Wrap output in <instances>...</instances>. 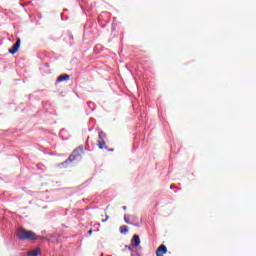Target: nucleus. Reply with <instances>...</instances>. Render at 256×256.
<instances>
[{
    "label": "nucleus",
    "instance_id": "nucleus-9",
    "mask_svg": "<svg viewBox=\"0 0 256 256\" xmlns=\"http://www.w3.org/2000/svg\"><path fill=\"white\" fill-rule=\"evenodd\" d=\"M129 231V227L123 225L120 227V233H127Z\"/></svg>",
    "mask_w": 256,
    "mask_h": 256
},
{
    "label": "nucleus",
    "instance_id": "nucleus-6",
    "mask_svg": "<svg viewBox=\"0 0 256 256\" xmlns=\"http://www.w3.org/2000/svg\"><path fill=\"white\" fill-rule=\"evenodd\" d=\"M99 140H98V147L99 149H107V144L105 143V140L101 137V134H99Z\"/></svg>",
    "mask_w": 256,
    "mask_h": 256
},
{
    "label": "nucleus",
    "instance_id": "nucleus-12",
    "mask_svg": "<svg viewBox=\"0 0 256 256\" xmlns=\"http://www.w3.org/2000/svg\"><path fill=\"white\" fill-rule=\"evenodd\" d=\"M88 233H89V235H91V233H93V230H89V232H88Z\"/></svg>",
    "mask_w": 256,
    "mask_h": 256
},
{
    "label": "nucleus",
    "instance_id": "nucleus-1",
    "mask_svg": "<svg viewBox=\"0 0 256 256\" xmlns=\"http://www.w3.org/2000/svg\"><path fill=\"white\" fill-rule=\"evenodd\" d=\"M16 235L20 241H37V234L31 230H26L23 227L17 229Z\"/></svg>",
    "mask_w": 256,
    "mask_h": 256
},
{
    "label": "nucleus",
    "instance_id": "nucleus-2",
    "mask_svg": "<svg viewBox=\"0 0 256 256\" xmlns=\"http://www.w3.org/2000/svg\"><path fill=\"white\" fill-rule=\"evenodd\" d=\"M81 155H83V146H79L78 148H76L73 152L72 155H70L68 157V159H66L62 165H67V163H72V161H75L78 157H81Z\"/></svg>",
    "mask_w": 256,
    "mask_h": 256
},
{
    "label": "nucleus",
    "instance_id": "nucleus-8",
    "mask_svg": "<svg viewBox=\"0 0 256 256\" xmlns=\"http://www.w3.org/2000/svg\"><path fill=\"white\" fill-rule=\"evenodd\" d=\"M39 251H40V249H39V248H36V249H34V250L28 252V255H29V256H38V255H39Z\"/></svg>",
    "mask_w": 256,
    "mask_h": 256
},
{
    "label": "nucleus",
    "instance_id": "nucleus-13",
    "mask_svg": "<svg viewBox=\"0 0 256 256\" xmlns=\"http://www.w3.org/2000/svg\"><path fill=\"white\" fill-rule=\"evenodd\" d=\"M123 209H127V207L124 206Z\"/></svg>",
    "mask_w": 256,
    "mask_h": 256
},
{
    "label": "nucleus",
    "instance_id": "nucleus-5",
    "mask_svg": "<svg viewBox=\"0 0 256 256\" xmlns=\"http://www.w3.org/2000/svg\"><path fill=\"white\" fill-rule=\"evenodd\" d=\"M132 247H139L141 245V239L139 238V235H134L131 243Z\"/></svg>",
    "mask_w": 256,
    "mask_h": 256
},
{
    "label": "nucleus",
    "instance_id": "nucleus-7",
    "mask_svg": "<svg viewBox=\"0 0 256 256\" xmlns=\"http://www.w3.org/2000/svg\"><path fill=\"white\" fill-rule=\"evenodd\" d=\"M70 78H71V76H69L68 74H62V75L58 76L56 82L61 83L63 81H69Z\"/></svg>",
    "mask_w": 256,
    "mask_h": 256
},
{
    "label": "nucleus",
    "instance_id": "nucleus-4",
    "mask_svg": "<svg viewBox=\"0 0 256 256\" xmlns=\"http://www.w3.org/2000/svg\"><path fill=\"white\" fill-rule=\"evenodd\" d=\"M167 255V246L165 245H160L157 250H156V256H163Z\"/></svg>",
    "mask_w": 256,
    "mask_h": 256
},
{
    "label": "nucleus",
    "instance_id": "nucleus-10",
    "mask_svg": "<svg viewBox=\"0 0 256 256\" xmlns=\"http://www.w3.org/2000/svg\"><path fill=\"white\" fill-rule=\"evenodd\" d=\"M124 221L125 223H127L128 225H131V222L129 221V218L127 216H124Z\"/></svg>",
    "mask_w": 256,
    "mask_h": 256
},
{
    "label": "nucleus",
    "instance_id": "nucleus-3",
    "mask_svg": "<svg viewBox=\"0 0 256 256\" xmlns=\"http://www.w3.org/2000/svg\"><path fill=\"white\" fill-rule=\"evenodd\" d=\"M19 47H21V39L18 38L12 48L9 49V53H11V55H15V53L19 51Z\"/></svg>",
    "mask_w": 256,
    "mask_h": 256
},
{
    "label": "nucleus",
    "instance_id": "nucleus-11",
    "mask_svg": "<svg viewBox=\"0 0 256 256\" xmlns=\"http://www.w3.org/2000/svg\"><path fill=\"white\" fill-rule=\"evenodd\" d=\"M107 219H109L108 215H106V218L102 220V223H105V221H107Z\"/></svg>",
    "mask_w": 256,
    "mask_h": 256
}]
</instances>
